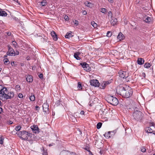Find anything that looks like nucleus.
<instances>
[{
  "instance_id": "f257e3e1",
  "label": "nucleus",
  "mask_w": 155,
  "mask_h": 155,
  "mask_svg": "<svg viewBox=\"0 0 155 155\" xmlns=\"http://www.w3.org/2000/svg\"><path fill=\"white\" fill-rule=\"evenodd\" d=\"M117 92L123 97L128 98L132 96L133 91L129 87H124L120 85L117 87Z\"/></svg>"
},
{
  "instance_id": "f03ea898",
  "label": "nucleus",
  "mask_w": 155,
  "mask_h": 155,
  "mask_svg": "<svg viewBox=\"0 0 155 155\" xmlns=\"http://www.w3.org/2000/svg\"><path fill=\"white\" fill-rule=\"evenodd\" d=\"M16 134L22 140H28L31 135L30 133L25 130L19 131L18 133H16Z\"/></svg>"
},
{
  "instance_id": "7ed1b4c3",
  "label": "nucleus",
  "mask_w": 155,
  "mask_h": 155,
  "mask_svg": "<svg viewBox=\"0 0 155 155\" xmlns=\"http://www.w3.org/2000/svg\"><path fill=\"white\" fill-rule=\"evenodd\" d=\"M7 89L5 87H3L0 90V100H3L9 99V98L7 95Z\"/></svg>"
},
{
  "instance_id": "20e7f679",
  "label": "nucleus",
  "mask_w": 155,
  "mask_h": 155,
  "mask_svg": "<svg viewBox=\"0 0 155 155\" xmlns=\"http://www.w3.org/2000/svg\"><path fill=\"white\" fill-rule=\"evenodd\" d=\"M106 100L108 103L114 106L117 105L118 103V99L111 95H108L106 98Z\"/></svg>"
},
{
  "instance_id": "39448f33",
  "label": "nucleus",
  "mask_w": 155,
  "mask_h": 155,
  "mask_svg": "<svg viewBox=\"0 0 155 155\" xmlns=\"http://www.w3.org/2000/svg\"><path fill=\"white\" fill-rule=\"evenodd\" d=\"M133 116L135 120L138 121L142 119L143 117V114L140 111L137 110L134 113Z\"/></svg>"
},
{
  "instance_id": "423d86ee",
  "label": "nucleus",
  "mask_w": 155,
  "mask_h": 155,
  "mask_svg": "<svg viewBox=\"0 0 155 155\" xmlns=\"http://www.w3.org/2000/svg\"><path fill=\"white\" fill-rule=\"evenodd\" d=\"M8 51L7 52V54L9 56H15V52L14 50L11 47V46L8 45Z\"/></svg>"
},
{
  "instance_id": "0eeeda50",
  "label": "nucleus",
  "mask_w": 155,
  "mask_h": 155,
  "mask_svg": "<svg viewBox=\"0 0 155 155\" xmlns=\"http://www.w3.org/2000/svg\"><path fill=\"white\" fill-rule=\"evenodd\" d=\"M120 77L123 78H126L128 77V74L126 71H120L119 72Z\"/></svg>"
},
{
  "instance_id": "6e6552de",
  "label": "nucleus",
  "mask_w": 155,
  "mask_h": 155,
  "mask_svg": "<svg viewBox=\"0 0 155 155\" xmlns=\"http://www.w3.org/2000/svg\"><path fill=\"white\" fill-rule=\"evenodd\" d=\"M90 84L91 86L95 87H97L99 86V83L97 80L96 79L91 80L90 81Z\"/></svg>"
},
{
  "instance_id": "1a4fd4ad",
  "label": "nucleus",
  "mask_w": 155,
  "mask_h": 155,
  "mask_svg": "<svg viewBox=\"0 0 155 155\" xmlns=\"http://www.w3.org/2000/svg\"><path fill=\"white\" fill-rule=\"evenodd\" d=\"M60 155H76L75 153H70L68 151H63L61 152Z\"/></svg>"
},
{
  "instance_id": "9d476101",
  "label": "nucleus",
  "mask_w": 155,
  "mask_h": 155,
  "mask_svg": "<svg viewBox=\"0 0 155 155\" xmlns=\"http://www.w3.org/2000/svg\"><path fill=\"white\" fill-rule=\"evenodd\" d=\"M155 128L154 126H152L146 128L147 132L149 133H152L154 131Z\"/></svg>"
},
{
  "instance_id": "9b49d317",
  "label": "nucleus",
  "mask_w": 155,
  "mask_h": 155,
  "mask_svg": "<svg viewBox=\"0 0 155 155\" xmlns=\"http://www.w3.org/2000/svg\"><path fill=\"white\" fill-rule=\"evenodd\" d=\"M110 81H104L101 86L100 88L102 89H104L107 85L110 83Z\"/></svg>"
},
{
  "instance_id": "f8f14e48",
  "label": "nucleus",
  "mask_w": 155,
  "mask_h": 155,
  "mask_svg": "<svg viewBox=\"0 0 155 155\" xmlns=\"http://www.w3.org/2000/svg\"><path fill=\"white\" fill-rule=\"evenodd\" d=\"M31 128L33 132L35 133H38L39 132L38 128L37 125H34L31 127Z\"/></svg>"
},
{
  "instance_id": "ddd939ff",
  "label": "nucleus",
  "mask_w": 155,
  "mask_h": 155,
  "mask_svg": "<svg viewBox=\"0 0 155 155\" xmlns=\"http://www.w3.org/2000/svg\"><path fill=\"white\" fill-rule=\"evenodd\" d=\"M114 134L113 131H108L107 133H106L104 135L106 138H109L110 137V136H112Z\"/></svg>"
},
{
  "instance_id": "4468645a",
  "label": "nucleus",
  "mask_w": 155,
  "mask_h": 155,
  "mask_svg": "<svg viewBox=\"0 0 155 155\" xmlns=\"http://www.w3.org/2000/svg\"><path fill=\"white\" fill-rule=\"evenodd\" d=\"M49 105L48 104L44 103L43 105V111L46 112L48 110Z\"/></svg>"
},
{
  "instance_id": "2eb2a0df",
  "label": "nucleus",
  "mask_w": 155,
  "mask_h": 155,
  "mask_svg": "<svg viewBox=\"0 0 155 155\" xmlns=\"http://www.w3.org/2000/svg\"><path fill=\"white\" fill-rule=\"evenodd\" d=\"M51 34L54 40L57 41L58 40L57 36L54 31H51Z\"/></svg>"
},
{
  "instance_id": "dca6fc26",
  "label": "nucleus",
  "mask_w": 155,
  "mask_h": 155,
  "mask_svg": "<svg viewBox=\"0 0 155 155\" xmlns=\"http://www.w3.org/2000/svg\"><path fill=\"white\" fill-rule=\"evenodd\" d=\"M124 36L121 32H120L117 36V38L120 41L124 39Z\"/></svg>"
},
{
  "instance_id": "f3484780",
  "label": "nucleus",
  "mask_w": 155,
  "mask_h": 155,
  "mask_svg": "<svg viewBox=\"0 0 155 155\" xmlns=\"http://www.w3.org/2000/svg\"><path fill=\"white\" fill-rule=\"evenodd\" d=\"M144 60L142 58H140L138 59L137 61V64L139 65H142L144 64Z\"/></svg>"
},
{
  "instance_id": "a211bd4d",
  "label": "nucleus",
  "mask_w": 155,
  "mask_h": 155,
  "mask_svg": "<svg viewBox=\"0 0 155 155\" xmlns=\"http://www.w3.org/2000/svg\"><path fill=\"white\" fill-rule=\"evenodd\" d=\"M117 21V19L116 18H112L110 22L112 25H114L116 24Z\"/></svg>"
},
{
  "instance_id": "6ab92c4d",
  "label": "nucleus",
  "mask_w": 155,
  "mask_h": 155,
  "mask_svg": "<svg viewBox=\"0 0 155 155\" xmlns=\"http://www.w3.org/2000/svg\"><path fill=\"white\" fill-rule=\"evenodd\" d=\"M26 80L27 81L29 82H31L33 81V78L32 76L28 75L26 78Z\"/></svg>"
},
{
  "instance_id": "aec40b11",
  "label": "nucleus",
  "mask_w": 155,
  "mask_h": 155,
  "mask_svg": "<svg viewBox=\"0 0 155 155\" xmlns=\"http://www.w3.org/2000/svg\"><path fill=\"white\" fill-rule=\"evenodd\" d=\"M80 54L79 52H77L74 53V57L76 59L79 60L80 59V58L79 57V55Z\"/></svg>"
},
{
  "instance_id": "412c9836",
  "label": "nucleus",
  "mask_w": 155,
  "mask_h": 155,
  "mask_svg": "<svg viewBox=\"0 0 155 155\" xmlns=\"http://www.w3.org/2000/svg\"><path fill=\"white\" fill-rule=\"evenodd\" d=\"M7 95L9 96V99H11L14 97V94L13 92H10L9 93H7Z\"/></svg>"
},
{
  "instance_id": "4be33fe9",
  "label": "nucleus",
  "mask_w": 155,
  "mask_h": 155,
  "mask_svg": "<svg viewBox=\"0 0 155 155\" xmlns=\"http://www.w3.org/2000/svg\"><path fill=\"white\" fill-rule=\"evenodd\" d=\"M0 10V16H6L7 15V13L4 11H1Z\"/></svg>"
},
{
  "instance_id": "5701e85b",
  "label": "nucleus",
  "mask_w": 155,
  "mask_h": 155,
  "mask_svg": "<svg viewBox=\"0 0 155 155\" xmlns=\"http://www.w3.org/2000/svg\"><path fill=\"white\" fill-rule=\"evenodd\" d=\"M73 36L71 33H67L66 35H65V37L66 38H69Z\"/></svg>"
},
{
  "instance_id": "b1692460",
  "label": "nucleus",
  "mask_w": 155,
  "mask_h": 155,
  "mask_svg": "<svg viewBox=\"0 0 155 155\" xmlns=\"http://www.w3.org/2000/svg\"><path fill=\"white\" fill-rule=\"evenodd\" d=\"M151 21V18L148 17H147L144 20L145 21L146 23H149Z\"/></svg>"
},
{
  "instance_id": "393cba45",
  "label": "nucleus",
  "mask_w": 155,
  "mask_h": 155,
  "mask_svg": "<svg viewBox=\"0 0 155 155\" xmlns=\"http://www.w3.org/2000/svg\"><path fill=\"white\" fill-rule=\"evenodd\" d=\"M84 70L86 71L87 72H89L91 71V68L89 66V65L88 64V66H86L85 68L84 69Z\"/></svg>"
},
{
  "instance_id": "a878e982",
  "label": "nucleus",
  "mask_w": 155,
  "mask_h": 155,
  "mask_svg": "<svg viewBox=\"0 0 155 155\" xmlns=\"http://www.w3.org/2000/svg\"><path fill=\"white\" fill-rule=\"evenodd\" d=\"M85 4L86 6L89 7H91L92 5V4L91 3L89 2L88 1H86L85 3Z\"/></svg>"
},
{
  "instance_id": "bb28decb",
  "label": "nucleus",
  "mask_w": 155,
  "mask_h": 155,
  "mask_svg": "<svg viewBox=\"0 0 155 155\" xmlns=\"http://www.w3.org/2000/svg\"><path fill=\"white\" fill-rule=\"evenodd\" d=\"M3 61L4 62V64L5 65H7L10 63V62L7 58H5L4 59Z\"/></svg>"
},
{
  "instance_id": "cd10ccee",
  "label": "nucleus",
  "mask_w": 155,
  "mask_h": 155,
  "mask_svg": "<svg viewBox=\"0 0 155 155\" xmlns=\"http://www.w3.org/2000/svg\"><path fill=\"white\" fill-rule=\"evenodd\" d=\"M80 64L81 65L82 67L84 69L86 66H88V64L86 63V62L81 63Z\"/></svg>"
},
{
  "instance_id": "c85d7f7f",
  "label": "nucleus",
  "mask_w": 155,
  "mask_h": 155,
  "mask_svg": "<svg viewBox=\"0 0 155 155\" xmlns=\"http://www.w3.org/2000/svg\"><path fill=\"white\" fill-rule=\"evenodd\" d=\"M91 25L95 28L97 27V24L95 23L94 21H92L91 23Z\"/></svg>"
},
{
  "instance_id": "c756f323",
  "label": "nucleus",
  "mask_w": 155,
  "mask_h": 155,
  "mask_svg": "<svg viewBox=\"0 0 155 155\" xmlns=\"http://www.w3.org/2000/svg\"><path fill=\"white\" fill-rule=\"evenodd\" d=\"M150 66V65L149 63H146L144 65V67L147 68H149Z\"/></svg>"
},
{
  "instance_id": "7c9ffc66",
  "label": "nucleus",
  "mask_w": 155,
  "mask_h": 155,
  "mask_svg": "<svg viewBox=\"0 0 155 155\" xmlns=\"http://www.w3.org/2000/svg\"><path fill=\"white\" fill-rule=\"evenodd\" d=\"M35 99V97L34 95H31L30 97V99L31 101H34Z\"/></svg>"
},
{
  "instance_id": "2f4dec72",
  "label": "nucleus",
  "mask_w": 155,
  "mask_h": 155,
  "mask_svg": "<svg viewBox=\"0 0 155 155\" xmlns=\"http://www.w3.org/2000/svg\"><path fill=\"white\" fill-rule=\"evenodd\" d=\"M12 45L15 48H16V46L17 45V42L15 41H13L12 42Z\"/></svg>"
},
{
  "instance_id": "473e14b6",
  "label": "nucleus",
  "mask_w": 155,
  "mask_h": 155,
  "mask_svg": "<svg viewBox=\"0 0 155 155\" xmlns=\"http://www.w3.org/2000/svg\"><path fill=\"white\" fill-rule=\"evenodd\" d=\"M4 139V138L2 136L0 137V143L1 144H2L3 143Z\"/></svg>"
},
{
  "instance_id": "72a5a7b5",
  "label": "nucleus",
  "mask_w": 155,
  "mask_h": 155,
  "mask_svg": "<svg viewBox=\"0 0 155 155\" xmlns=\"http://www.w3.org/2000/svg\"><path fill=\"white\" fill-rule=\"evenodd\" d=\"M102 124L100 122L98 123L97 125V128L98 129H100L101 127Z\"/></svg>"
},
{
  "instance_id": "f704fd0d",
  "label": "nucleus",
  "mask_w": 155,
  "mask_h": 155,
  "mask_svg": "<svg viewBox=\"0 0 155 155\" xmlns=\"http://www.w3.org/2000/svg\"><path fill=\"white\" fill-rule=\"evenodd\" d=\"M78 87L81 89H82V85L80 82L78 83Z\"/></svg>"
},
{
  "instance_id": "c9c22d12",
  "label": "nucleus",
  "mask_w": 155,
  "mask_h": 155,
  "mask_svg": "<svg viewBox=\"0 0 155 155\" xmlns=\"http://www.w3.org/2000/svg\"><path fill=\"white\" fill-rule=\"evenodd\" d=\"M107 10L106 9L104 8H101V12L103 13H105L106 12Z\"/></svg>"
},
{
  "instance_id": "e433bc0d",
  "label": "nucleus",
  "mask_w": 155,
  "mask_h": 155,
  "mask_svg": "<svg viewBox=\"0 0 155 155\" xmlns=\"http://www.w3.org/2000/svg\"><path fill=\"white\" fill-rule=\"evenodd\" d=\"M112 35V33L110 31H108L107 33V36L108 37H110Z\"/></svg>"
},
{
  "instance_id": "4c0bfd02",
  "label": "nucleus",
  "mask_w": 155,
  "mask_h": 155,
  "mask_svg": "<svg viewBox=\"0 0 155 155\" xmlns=\"http://www.w3.org/2000/svg\"><path fill=\"white\" fill-rule=\"evenodd\" d=\"M21 127L20 126H16V127H15V130L17 131H19V130H20L21 129Z\"/></svg>"
},
{
  "instance_id": "58836bf2",
  "label": "nucleus",
  "mask_w": 155,
  "mask_h": 155,
  "mask_svg": "<svg viewBox=\"0 0 155 155\" xmlns=\"http://www.w3.org/2000/svg\"><path fill=\"white\" fill-rule=\"evenodd\" d=\"M41 4L43 6H45L46 5V2L45 0H43L41 2Z\"/></svg>"
},
{
  "instance_id": "ea45409f",
  "label": "nucleus",
  "mask_w": 155,
  "mask_h": 155,
  "mask_svg": "<svg viewBox=\"0 0 155 155\" xmlns=\"http://www.w3.org/2000/svg\"><path fill=\"white\" fill-rule=\"evenodd\" d=\"M108 16L110 18H112V14L111 11H109L108 12Z\"/></svg>"
},
{
  "instance_id": "a19ab883",
  "label": "nucleus",
  "mask_w": 155,
  "mask_h": 155,
  "mask_svg": "<svg viewBox=\"0 0 155 155\" xmlns=\"http://www.w3.org/2000/svg\"><path fill=\"white\" fill-rule=\"evenodd\" d=\"M43 155H48L47 152L46 151L44 150V148L43 147Z\"/></svg>"
},
{
  "instance_id": "79ce46f5",
  "label": "nucleus",
  "mask_w": 155,
  "mask_h": 155,
  "mask_svg": "<svg viewBox=\"0 0 155 155\" xmlns=\"http://www.w3.org/2000/svg\"><path fill=\"white\" fill-rule=\"evenodd\" d=\"M16 88L17 89V90H19L21 87L19 85H17L16 86Z\"/></svg>"
},
{
  "instance_id": "37998d69",
  "label": "nucleus",
  "mask_w": 155,
  "mask_h": 155,
  "mask_svg": "<svg viewBox=\"0 0 155 155\" xmlns=\"http://www.w3.org/2000/svg\"><path fill=\"white\" fill-rule=\"evenodd\" d=\"M18 97L20 98H22L23 97V96L22 94L19 93L18 95Z\"/></svg>"
},
{
  "instance_id": "c03bdc74",
  "label": "nucleus",
  "mask_w": 155,
  "mask_h": 155,
  "mask_svg": "<svg viewBox=\"0 0 155 155\" xmlns=\"http://www.w3.org/2000/svg\"><path fill=\"white\" fill-rule=\"evenodd\" d=\"M75 25H77L78 24V22L77 20H75L74 21H73Z\"/></svg>"
},
{
  "instance_id": "a18cd8bd",
  "label": "nucleus",
  "mask_w": 155,
  "mask_h": 155,
  "mask_svg": "<svg viewBox=\"0 0 155 155\" xmlns=\"http://www.w3.org/2000/svg\"><path fill=\"white\" fill-rule=\"evenodd\" d=\"M141 151L143 152H144L146 151V149L145 148H144V147L142 148L141 149Z\"/></svg>"
},
{
  "instance_id": "49530a36",
  "label": "nucleus",
  "mask_w": 155,
  "mask_h": 155,
  "mask_svg": "<svg viewBox=\"0 0 155 155\" xmlns=\"http://www.w3.org/2000/svg\"><path fill=\"white\" fill-rule=\"evenodd\" d=\"M64 18V19L66 21H67L68 19V17L67 15H65Z\"/></svg>"
},
{
  "instance_id": "de8ad7c7",
  "label": "nucleus",
  "mask_w": 155,
  "mask_h": 155,
  "mask_svg": "<svg viewBox=\"0 0 155 155\" xmlns=\"http://www.w3.org/2000/svg\"><path fill=\"white\" fill-rule=\"evenodd\" d=\"M39 78H42L43 77V75L42 74H40L38 75Z\"/></svg>"
},
{
  "instance_id": "09e8293b",
  "label": "nucleus",
  "mask_w": 155,
  "mask_h": 155,
  "mask_svg": "<svg viewBox=\"0 0 155 155\" xmlns=\"http://www.w3.org/2000/svg\"><path fill=\"white\" fill-rule=\"evenodd\" d=\"M35 108L36 110H38L39 109V107L38 106H35Z\"/></svg>"
},
{
  "instance_id": "8fccbe9b",
  "label": "nucleus",
  "mask_w": 155,
  "mask_h": 155,
  "mask_svg": "<svg viewBox=\"0 0 155 155\" xmlns=\"http://www.w3.org/2000/svg\"><path fill=\"white\" fill-rule=\"evenodd\" d=\"M80 113L81 115H84V110H82L81 111Z\"/></svg>"
},
{
  "instance_id": "3c124183",
  "label": "nucleus",
  "mask_w": 155,
  "mask_h": 155,
  "mask_svg": "<svg viewBox=\"0 0 155 155\" xmlns=\"http://www.w3.org/2000/svg\"><path fill=\"white\" fill-rule=\"evenodd\" d=\"M19 54V52L18 51H16L15 52V56L16 55H18Z\"/></svg>"
},
{
  "instance_id": "603ef678",
  "label": "nucleus",
  "mask_w": 155,
  "mask_h": 155,
  "mask_svg": "<svg viewBox=\"0 0 155 155\" xmlns=\"http://www.w3.org/2000/svg\"><path fill=\"white\" fill-rule=\"evenodd\" d=\"M2 111H3L2 108L1 107H0V114H1V113L2 112Z\"/></svg>"
},
{
  "instance_id": "864d4df0",
  "label": "nucleus",
  "mask_w": 155,
  "mask_h": 155,
  "mask_svg": "<svg viewBox=\"0 0 155 155\" xmlns=\"http://www.w3.org/2000/svg\"><path fill=\"white\" fill-rule=\"evenodd\" d=\"M11 64L12 66H13V65H14L15 64V62L14 61H13V62H11Z\"/></svg>"
},
{
  "instance_id": "5fc2aeb1",
  "label": "nucleus",
  "mask_w": 155,
  "mask_h": 155,
  "mask_svg": "<svg viewBox=\"0 0 155 155\" xmlns=\"http://www.w3.org/2000/svg\"><path fill=\"white\" fill-rule=\"evenodd\" d=\"M83 13L84 14V15H86L87 14V12H86V11H84L83 12Z\"/></svg>"
},
{
  "instance_id": "6e6d98bb",
  "label": "nucleus",
  "mask_w": 155,
  "mask_h": 155,
  "mask_svg": "<svg viewBox=\"0 0 155 155\" xmlns=\"http://www.w3.org/2000/svg\"><path fill=\"white\" fill-rule=\"evenodd\" d=\"M108 1L110 3H113V0H108Z\"/></svg>"
},
{
  "instance_id": "4d7b16f0",
  "label": "nucleus",
  "mask_w": 155,
  "mask_h": 155,
  "mask_svg": "<svg viewBox=\"0 0 155 155\" xmlns=\"http://www.w3.org/2000/svg\"><path fill=\"white\" fill-rule=\"evenodd\" d=\"M54 145V143L50 144H49V147H50V146H53Z\"/></svg>"
},
{
  "instance_id": "13d9d810",
  "label": "nucleus",
  "mask_w": 155,
  "mask_h": 155,
  "mask_svg": "<svg viewBox=\"0 0 155 155\" xmlns=\"http://www.w3.org/2000/svg\"><path fill=\"white\" fill-rule=\"evenodd\" d=\"M103 112V110H101V111H100L99 112V114H101V113L102 112V114H104V113L103 112Z\"/></svg>"
},
{
  "instance_id": "bf43d9fd",
  "label": "nucleus",
  "mask_w": 155,
  "mask_h": 155,
  "mask_svg": "<svg viewBox=\"0 0 155 155\" xmlns=\"http://www.w3.org/2000/svg\"><path fill=\"white\" fill-rule=\"evenodd\" d=\"M13 123V122L11 121H10L9 122V124H11Z\"/></svg>"
},
{
  "instance_id": "052dcab7",
  "label": "nucleus",
  "mask_w": 155,
  "mask_h": 155,
  "mask_svg": "<svg viewBox=\"0 0 155 155\" xmlns=\"http://www.w3.org/2000/svg\"><path fill=\"white\" fill-rule=\"evenodd\" d=\"M7 34L8 36H10L11 34V33L10 32H8L7 33Z\"/></svg>"
},
{
  "instance_id": "680f3d73",
  "label": "nucleus",
  "mask_w": 155,
  "mask_h": 155,
  "mask_svg": "<svg viewBox=\"0 0 155 155\" xmlns=\"http://www.w3.org/2000/svg\"><path fill=\"white\" fill-rule=\"evenodd\" d=\"M74 120H73V121L74 122H75V121H76V120L74 117L73 118Z\"/></svg>"
},
{
  "instance_id": "e2e57ef3",
  "label": "nucleus",
  "mask_w": 155,
  "mask_h": 155,
  "mask_svg": "<svg viewBox=\"0 0 155 155\" xmlns=\"http://www.w3.org/2000/svg\"><path fill=\"white\" fill-rule=\"evenodd\" d=\"M86 149L87 151H90V150H89V148H86Z\"/></svg>"
},
{
  "instance_id": "0e129e2a",
  "label": "nucleus",
  "mask_w": 155,
  "mask_h": 155,
  "mask_svg": "<svg viewBox=\"0 0 155 155\" xmlns=\"http://www.w3.org/2000/svg\"><path fill=\"white\" fill-rule=\"evenodd\" d=\"M79 131L80 134H82V132H81V131L80 130H79Z\"/></svg>"
},
{
  "instance_id": "69168bd1",
  "label": "nucleus",
  "mask_w": 155,
  "mask_h": 155,
  "mask_svg": "<svg viewBox=\"0 0 155 155\" xmlns=\"http://www.w3.org/2000/svg\"><path fill=\"white\" fill-rule=\"evenodd\" d=\"M7 55H5L4 56V57H5V58H6V57H7Z\"/></svg>"
},
{
  "instance_id": "338daca9",
  "label": "nucleus",
  "mask_w": 155,
  "mask_h": 155,
  "mask_svg": "<svg viewBox=\"0 0 155 155\" xmlns=\"http://www.w3.org/2000/svg\"><path fill=\"white\" fill-rule=\"evenodd\" d=\"M1 101H0V106H1Z\"/></svg>"
},
{
  "instance_id": "774afa93",
  "label": "nucleus",
  "mask_w": 155,
  "mask_h": 155,
  "mask_svg": "<svg viewBox=\"0 0 155 155\" xmlns=\"http://www.w3.org/2000/svg\"><path fill=\"white\" fill-rule=\"evenodd\" d=\"M2 69L1 68H0V71H2Z\"/></svg>"
}]
</instances>
